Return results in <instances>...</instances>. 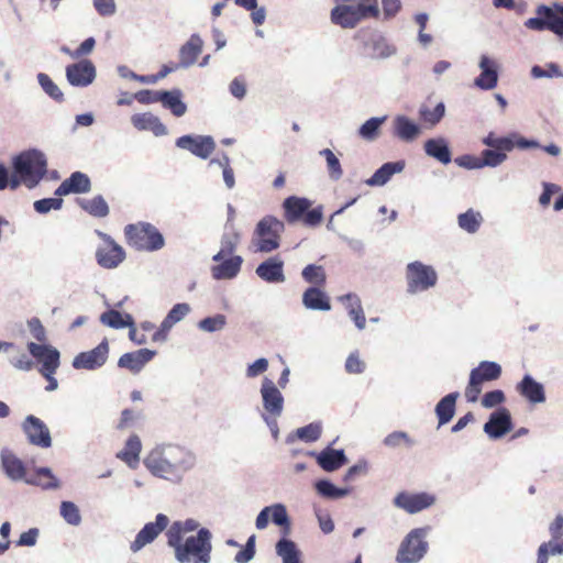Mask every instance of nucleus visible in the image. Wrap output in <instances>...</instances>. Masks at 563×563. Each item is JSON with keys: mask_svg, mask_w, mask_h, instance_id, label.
Listing matches in <instances>:
<instances>
[{"mask_svg": "<svg viewBox=\"0 0 563 563\" xmlns=\"http://www.w3.org/2000/svg\"><path fill=\"white\" fill-rule=\"evenodd\" d=\"M12 168L18 176H23L24 186L33 189L47 173V158L42 151L30 148L12 158Z\"/></svg>", "mask_w": 563, "mask_h": 563, "instance_id": "obj_3", "label": "nucleus"}, {"mask_svg": "<svg viewBox=\"0 0 563 563\" xmlns=\"http://www.w3.org/2000/svg\"><path fill=\"white\" fill-rule=\"evenodd\" d=\"M423 150L429 157L441 164L446 165L452 161L449 142L442 136L428 139L423 144Z\"/></svg>", "mask_w": 563, "mask_h": 563, "instance_id": "obj_31", "label": "nucleus"}, {"mask_svg": "<svg viewBox=\"0 0 563 563\" xmlns=\"http://www.w3.org/2000/svg\"><path fill=\"white\" fill-rule=\"evenodd\" d=\"M60 517L70 526H79L81 522V516L78 506L68 500H64L59 506Z\"/></svg>", "mask_w": 563, "mask_h": 563, "instance_id": "obj_56", "label": "nucleus"}, {"mask_svg": "<svg viewBox=\"0 0 563 563\" xmlns=\"http://www.w3.org/2000/svg\"><path fill=\"white\" fill-rule=\"evenodd\" d=\"M483 221L484 218L482 213L472 208L457 216V224L460 229L470 234L476 233L479 230Z\"/></svg>", "mask_w": 563, "mask_h": 563, "instance_id": "obj_46", "label": "nucleus"}, {"mask_svg": "<svg viewBox=\"0 0 563 563\" xmlns=\"http://www.w3.org/2000/svg\"><path fill=\"white\" fill-rule=\"evenodd\" d=\"M15 355L9 357V363L18 371L30 372L34 368L33 360L19 346L15 345Z\"/></svg>", "mask_w": 563, "mask_h": 563, "instance_id": "obj_60", "label": "nucleus"}, {"mask_svg": "<svg viewBox=\"0 0 563 563\" xmlns=\"http://www.w3.org/2000/svg\"><path fill=\"white\" fill-rule=\"evenodd\" d=\"M312 206L311 200L303 197L290 196L283 202L284 216L288 223L300 220Z\"/></svg>", "mask_w": 563, "mask_h": 563, "instance_id": "obj_29", "label": "nucleus"}, {"mask_svg": "<svg viewBox=\"0 0 563 563\" xmlns=\"http://www.w3.org/2000/svg\"><path fill=\"white\" fill-rule=\"evenodd\" d=\"M196 462V454L191 450L172 442L155 444L143 459L145 468L154 477L172 484L181 483Z\"/></svg>", "mask_w": 563, "mask_h": 563, "instance_id": "obj_1", "label": "nucleus"}, {"mask_svg": "<svg viewBox=\"0 0 563 563\" xmlns=\"http://www.w3.org/2000/svg\"><path fill=\"white\" fill-rule=\"evenodd\" d=\"M66 79L73 87H88L97 76L96 67L90 59L82 58L77 63L69 64L65 69Z\"/></svg>", "mask_w": 563, "mask_h": 563, "instance_id": "obj_17", "label": "nucleus"}, {"mask_svg": "<svg viewBox=\"0 0 563 563\" xmlns=\"http://www.w3.org/2000/svg\"><path fill=\"white\" fill-rule=\"evenodd\" d=\"M25 484L40 487L43 490H57L62 488V481L47 466H36L33 474L25 479Z\"/></svg>", "mask_w": 563, "mask_h": 563, "instance_id": "obj_26", "label": "nucleus"}, {"mask_svg": "<svg viewBox=\"0 0 563 563\" xmlns=\"http://www.w3.org/2000/svg\"><path fill=\"white\" fill-rule=\"evenodd\" d=\"M96 232L106 242L104 246H99L96 251L98 265L107 269L117 268L125 260L124 250L107 233Z\"/></svg>", "mask_w": 563, "mask_h": 563, "instance_id": "obj_11", "label": "nucleus"}, {"mask_svg": "<svg viewBox=\"0 0 563 563\" xmlns=\"http://www.w3.org/2000/svg\"><path fill=\"white\" fill-rule=\"evenodd\" d=\"M155 355L156 351L150 349H141L134 352L124 353L120 356L118 366L136 374L140 373Z\"/></svg>", "mask_w": 563, "mask_h": 563, "instance_id": "obj_25", "label": "nucleus"}, {"mask_svg": "<svg viewBox=\"0 0 563 563\" xmlns=\"http://www.w3.org/2000/svg\"><path fill=\"white\" fill-rule=\"evenodd\" d=\"M161 103L175 117H183L187 112V104L183 101V92L178 88L163 90Z\"/></svg>", "mask_w": 563, "mask_h": 563, "instance_id": "obj_41", "label": "nucleus"}, {"mask_svg": "<svg viewBox=\"0 0 563 563\" xmlns=\"http://www.w3.org/2000/svg\"><path fill=\"white\" fill-rule=\"evenodd\" d=\"M319 466L325 472H334L347 463L343 450H334L331 446L325 448L317 455Z\"/></svg>", "mask_w": 563, "mask_h": 563, "instance_id": "obj_34", "label": "nucleus"}, {"mask_svg": "<svg viewBox=\"0 0 563 563\" xmlns=\"http://www.w3.org/2000/svg\"><path fill=\"white\" fill-rule=\"evenodd\" d=\"M404 168L405 163L402 161L385 163L365 180V184L371 187L384 186L395 174L402 172Z\"/></svg>", "mask_w": 563, "mask_h": 563, "instance_id": "obj_35", "label": "nucleus"}, {"mask_svg": "<svg viewBox=\"0 0 563 563\" xmlns=\"http://www.w3.org/2000/svg\"><path fill=\"white\" fill-rule=\"evenodd\" d=\"M66 181L71 194H86L91 189L90 178L81 172H74Z\"/></svg>", "mask_w": 563, "mask_h": 563, "instance_id": "obj_53", "label": "nucleus"}, {"mask_svg": "<svg viewBox=\"0 0 563 563\" xmlns=\"http://www.w3.org/2000/svg\"><path fill=\"white\" fill-rule=\"evenodd\" d=\"M302 305L308 310H331L330 298L320 287H308L302 294Z\"/></svg>", "mask_w": 563, "mask_h": 563, "instance_id": "obj_33", "label": "nucleus"}, {"mask_svg": "<svg viewBox=\"0 0 563 563\" xmlns=\"http://www.w3.org/2000/svg\"><path fill=\"white\" fill-rule=\"evenodd\" d=\"M391 132L393 135L401 142L411 143L420 136L422 130L421 126L409 117L398 114L393 119Z\"/></svg>", "mask_w": 563, "mask_h": 563, "instance_id": "obj_22", "label": "nucleus"}, {"mask_svg": "<svg viewBox=\"0 0 563 563\" xmlns=\"http://www.w3.org/2000/svg\"><path fill=\"white\" fill-rule=\"evenodd\" d=\"M383 444L391 450L411 449L417 441L405 431H394L383 439Z\"/></svg>", "mask_w": 563, "mask_h": 563, "instance_id": "obj_49", "label": "nucleus"}, {"mask_svg": "<svg viewBox=\"0 0 563 563\" xmlns=\"http://www.w3.org/2000/svg\"><path fill=\"white\" fill-rule=\"evenodd\" d=\"M129 244L136 251L155 252L165 245V239L159 230L148 222L128 224L124 229Z\"/></svg>", "mask_w": 563, "mask_h": 563, "instance_id": "obj_4", "label": "nucleus"}, {"mask_svg": "<svg viewBox=\"0 0 563 563\" xmlns=\"http://www.w3.org/2000/svg\"><path fill=\"white\" fill-rule=\"evenodd\" d=\"M167 545L174 550L178 563H190L197 558L200 562H211L212 533L208 528H200L195 536L185 539L168 541Z\"/></svg>", "mask_w": 563, "mask_h": 563, "instance_id": "obj_2", "label": "nucleus"}, {"mask_svg": "<svg viewBox=\"0 0 563 563\" xmlns=\"http://www.w3.org/2000/svg\"><path fill=\"white\" fill-rule=\"evenodd\" d=\"M478 67L481 74L475 78L474 85L482 90H492L498 84V69L494 59L487 55H482L479 58Z\"/></svg>", "mask_w": 563, "mask_h": 563, "instance_id": "obj_24", "label": "nucleus"}, {"mask_svg": "<svg viewBox=\"0 0 563 563\" xmlns=\"http://www.w3.org/2000/svg\"><path fill=\"white\" fill-rule=\"evenodd\" d=\"M517 390L531 404H542L545 401L544 386L529 374L525 375L517 385Z\"/></svg>", "mask_w": 563, "mask_h": 563, "instance_id": "obj_30", "label": "nucleus"}, {"mask_svg": "<svg viewBox=\"0 0 563 563\" xmlns=\"http://www.w3.org/2000/svg\"><path fill=\"white\" fill-rule=\"evenodd\" d=\"M203 42L198 34H192L190 38L179 49L180 68L192 66L202 51Z\"/></svg>", "mask_w": 563, "mask_h": 563, "instance_id": "obj_32", "label": "nucleus"}, {"mask_svg": "<svg viewBox=\"0 0 563 563\" xmlns=\"http://www.w3.org/2000/svg\"><path fill=\"white\" fill-rule=\"evenodd\" d=\"M201 527H200L199 521L194 518H187L185 520H176L168 527L165 536H166L167 542L174 541V540L176 541L179 539H184V536L186 533H190L194 531L198 532V530Z\"/></svg>", "mask_w": 563, "mask_h": 563, "instance_id": "obj_43", "label": "nucleus"}, {"mask_svg": "<svg viewBox=\"0 0 563 563\" xmlns=\"http://www.w3.org/2000/svg\"><path fill=\"white\" fill-rule=\"evenodd\" d=\"M142 450V443L136 434L129 437L125 442L124 449L121 450L117 457L125 462L130 468H136L140 462V453Z\"/></svg>", "mask_w": 563, "mask_h": 563, "instance_id": "obj_39", "label": "nucleus"}, {"mask_svg": "<svg viewBox=\"0 0 563 563\" xmlns=\"http://www.w3.org/2000/svg\"><path fill=\"white\" fill-rule=\"evenodd\" d=\"M64 200L59 197L43 198L34 201L33 207L37 213L45 214L51 210H59L63 207Z\"/></svg>", "mask_w": 563, "mask_h": 563, "instance_id": "obj_62", "label": "nucleus"}, {"mask_svg": "<svg viewBox=\"0 0 563 563\" xmlns=\"http://www.w3.org/2000/svg\"><path fill=\"white\" fill-rule=\"evenodd\" d=\"M227 325V317L222 313L206 317L197 323V328L206 333L222 331Z\"/></svg>", "mask_w": 563, "mask_h": 563, "instance_id": "obj_52", "label": "nucleus"}, {"mask_svg": "<svg viewBox=\"0 0 563 563\" xmlns=\"http://www.w3.org/2000/svg\"><path fill=\"white\" fill-rule=\"evenodd\" d=\"M430 527L412 529L401 541L396 561L398 563H418L426 555L429 544L427 537Z\"/></svg>", "mask_w": 563, "mask_h": 563, "instance_id": "obj_8", "label": "nucleus"}, {"mask_svg": "<svg viewBox=\"0 0 563 563\" xmlns=\"http://www.w3.org/2000/svg\"><path fill=\"white\" fill-rule=\"evenodd\" d=\"M36 77L41 88L44 90L46 95H48L52 99L58 102H62L64 100V93L48 75L44 73H38Z\"/></svg>", "mask_w": 563, "mask_h": 563, "instance_id": "obj_58", "label": "nucleus"}, {"mask_svg": "<svg viewBox=\"0 0 563 563\" xmlns=\"http://www.w3.org/2000/svg\"><path fill=\"white\" fill-rule=\"evenodd\" d=\"M230 93L238 100H243L246 96V81L242 76H238L229 84Z\"/></svg>", "mask_w": 563, "mask_h": 563, "instance_id": "obj_63", "label": "nucleus"}, {"mask_svg": "<svg viewBox=\"0 0 563 563\" xmlns=\"http://www.w3.org/2000/svg\"><path fill=\"white\" fill-rule=\"evenodd\" d=\"M322 433V426L320 422H311L305 427L298 428L295 432V435L289 434L287 437V442H291L296 437L299 440L311 443L320 439Z\"/></svg>", "mask_w": 563, "mask_h": 563, "instance_id": "obj_50", "label": "nucleus"}, {"mask_svg": "<svg viewBox=\"0 0 563 563\" xmlns=\"http://www.w3.org/2000/svg\"><path fill=\"white\" fill-rule=\"evenodd\" d=\"M285 230L283 221L273 216L261 219L253 233V244L258 252L271 253L280 245V234Z\"/></svg>", "mask_w": 563, "mask_h": 563, "instance_id": "obj_5", "label": "nucleus"}, {"mask_svg": "<svg viewBox=\"0 0 563 563\" xmlns=\"http://www.w3.org/2000/svg\"><path fill=\"white\" fill-rule=\"evenodd\" d=\"M243 258L240 255H232L222 260L218 265L211 268V275L214 279H232L241 271Z\"/></svg>", "mask_w": 563, "mask_h": 563, "instance_id": "obj_36", "label": "nucleus"}, {"mask_svg": "<svg viewBox=\"0 0 563 563\" xmlns=\"http://www.w3.org/2000/svg\"><path fill=\"white\" fill-rule=\"evenodd\" d=\"M269 520L282 529L284 536L290 533V518L287 508L284 504L277 503L264 507L255 519V527L257 530L267 528Z\"/></svg>", "mask_w": 563, "mask_h": 563, "instance_id": "obj_10", "label": "nucleus"}, {"mask_svg": "<svg viewBox=\"0 0 563 563\" xmlns=\"http://www.w3.org/2000/svg\"><path fill=\"white\" fill-rule=\"evenodd\" d=\"M100 322L112 329H124L132 327L134 318L130 313H122L117 309H109L100 314Z\"/></svg>", "mask_w": 563, "mask_h": 563, "instance_id": "obj_45", "label": "nucleus"}, {"mask_svg": "<svg viewBox=\"0 0 563 563\" xmlns=\"http://www.w3.org/2000/svg\"><path fill=\"white\" fill-rule=\"evenodd\" d=\"M169 518L164 514H157L155 521L147 522L137 532L135 539L130 544V550L133 553L140 552L144 547L154 542L157 537L168 529Z\"/></svg>", "mask_w": 563, "mask_h": 563, "instance_id": "obj_12", "label": "nucleus"}, {"mask_svg": "<svg viewBox=\"0 0 563 563\" xmlns=\"http://www.w3.org/2000/svg\"><path fill=\"white\" fill-rule=\"evenodd\" d=\"M301 276L305 282L314 285L313 287H320L325 284L327 275L325 271L322 266L316 264L307 265L302 272Z\"/></svg>", "mask_w": 563, "mask_h": 563, "instance_id": "obj_54", "label": "nucleus"}, {"mask_svg": "<svg viewBox=\"0 0 563 563\" xmlns=\"http://www.w3.org/2000/svg\"><path fill=\"white\" fill-rule=\"evenodd\" d=\"M1 465L5 475L13 482L23 481L25 483V479L29 478L23 461L11 451L1 452Z\"/></svg>", "mask_w": 563, "mask_h": 563, "instance_id": "obj_27", "label": "nucleus"}, {"mask_svg": "<svg viewBox=\"0 0 563 563\" xmlns=\"http://www.w3.org/2000/svg\"><path fill=\"white\" fill-rule=\"evenodd\" d=\"M255 274L258 278L269 284H282L286 280L284 261L278 256H272L263 261L256 267Z\"/></svg>", "mask_w": 563, "mask_h": 563, "instance_id": "obj_23", "label": "nucleus"}, {"mask_svg": "<svg viewBox=\"0 0 563 563\" xmlns=\"http://www.w3.org/2000/svg\"><path fill=\"white\" fill-rule=\"evenodd\" d=\"M131 123L139 131H151L155 136L167 134V128L159 118L151 112L136 113L131 117Z\"/></svg>", "mask_w": 563, "mask_h": 563, "instance_id": "obj_28", "label": "nucleus"}, {"mask_svg": "<svg viewBox=\"0 0 563 563\" xmlns=\"http://www.w3.org/2000/svg\"><path fill=\"white\" fill-rule=\"evenodd\" d=\"M314 488L319 495L329 499H338L349 495V488L336 487L329 479H320L316 482Z\"/></svg>", "mask_w": 563, "mask_h": 563, "instance_id": "obj_51", "label": "nucleus"}, {"mask_svg": "<svg viewBox=\"0 0 563 563\" xmlns=\"http://www.w3.org/2000/svg\"><path fill=\"white\" fill-rule=\"evenodd\" d=\"M406 291L409 295H417L433 288L438 283V273L431 265L420 261H413L406 266Z\"/></svg>", "mask_w": 563, "mask_h": 563, "instance_id": "obj_7", "label": "nucleus"}, {"mask_svg": "<svg viewBox=\"0 0 563 563\" xmlns=\"http://www.w3.org/2000/svg\"><path fill=\"white\" fill-rule=\"evenodd\" d=\"M175 145L202 159H207L216 150V142L210 135L186 134L176 139Z\"/></svg>", "mask_w": 563, "mask_h": 563, "instance_id": "obj_13", "label": "nucleus"}, {"mask_svg": "<svg viewBox=\"0 0 563 563\" xmlns=\"http://www.w3.org/2000/svg\"><path fill=\"white\" fill-rule=\"evenodd\" d=\"M386 120L387 115L369 118L358 128V136L368 142L375 141L378 137L380 128Z\"/></svg>", "mask_w": 563, "mask_h": 563, "instance_id": "obj_48", "label": "nucleus"}, {"mask_svg": "<svg viewBox=\"0 0 563 563\" xmlns=\"http://www.w3.org/2000/svg\"><path fill=\"white\" fill-rule=\"evenodd\" d=\"M241 239V234L233 228H225L220 241V251L213 255L214 262L222 261L225 256L232 255Z\"/></svg>", "mask_w": 563, "mask_h": 563, "instance_id": "obj_42", "label": "nucleus"}, {"mask_svg": "<svg viewBox=\"0 0 563 563\" xmlns=\"http://www.w3.org/2000/svg\"><path fill=\"white\" fill-rule=\"evenodd\" d=\"M275 551L282 563H302L300 549L288 538H280L275 544Z\"/></svg>", "mask_w": 563, "mask_h": 563, "instance_id": "obj_38", "label": "nucleus"}, {"mask_svg": "<svg viewBox=\"0 0 563 563\" xmlns=\"http://www.w3.org/2000/svg\"><path fill=\"white\" fill-rule=\"evenodd\" d=\"M512 429V420L509 410L500 407L489 415L484 424V432L492 439L497 440L506 435Z\"/></svg>", "mask_w": 563, "mask_h": 563, "instance_id": "obj_20", "label": "nucleus"}, {"mask_svg": "<svg viewBox=\"0 0 563 563\" xmlns=\"http://www.w3.org/2000/svg\"><path fill=\"white\" fill-rule=\"evenodd\" d=\"M319 155L324 157L329 177L336 181L343 176V169L336 155L330 148H323Z\"/></svg>", "mask_w": 563, "mask_h": 563, "instance_id": "obj_55", "label": "nucleus"}, {"mask_svg": "<svg viewBox=\"0 0 563 563\" xmlns=\"http://www.w3.org/2000/svg\"><path fill=\"white\" fill-rule=\"evenodd\" d=\"M501 375V366L496 362L482 361L477 367L473 368L470 377L475 378L478 384L483 385L485 382H490L499 378Z\"/></svg>", "mask_w": 563, "mask_h": 563, "instance_id": "obj_44", "label": "nucleus"}, {"mask_svg": "<svg viewBox=\"0 0 563 563\" xmlns=\"http://www.w3.org/2000/svg\"><path fill=\"white\" fill-rule=\"evenodd\" d=\"M78 203L86 212L92 217L104 218L109 214V206L101 195L90 199H79Z\"/></svg>", "mask_w": 563, "mask_h": 563, "instance_id": "obj_47", "label": "nucleus"}, {"mask_svg": "<svg viewBox=\"0 0 563 563\" xmlns=\"http://www.w3.org/2000/svg\"><path fill=\"white\" fill-rule=\"evenodd\" d=\"M531 76L536 79L540 78H563V70L556 63H548L545 67L534 65L531 67Z\"/></svg>", "mask_w": 563, "mask_h": 563, "instance_id": "obj_59", "label": "nucleus"}, {"mask_svg": "<svg viewBox=\"0 0 563 563\" xmlns=\"http://www.w3.org/2000/svg\"><path fill=\"white\" fill-rule=\"evenodd\" d=\"M507 159V154L496 148H486L482 152L481 164L484 167H497Z\"/></svg>", "mask_w": 563, "mask_h": 563, "instance_id": "obj_61", "label": "nucleus"}, {"mask_svg": "<svg viewBox=\"0 0 563 563\" xmlns=\"http://www.w3.org/2000/svg\"><path fill=\"white\" fill-rule=\"evenodd\" d=\"M460 394L457 391L450 393L445 395L437 405H435V415L438 417L439 427L449 423L454 413L456 400Z\"/></svg>", "mask_w": 563, "mask_h": 563, "instance_id": "obj_40", "label": "nucleus"}, {"mask_svg": "<svg viewBox=\"0 0 563 563\" xmlns=\"http://www.w3.org/2000/svg\"><path fill=\"white\" fill-rule=\"evenodd\" d=\"M22 430L31 444L43 449L52 445L49 429L40 418L33 415L26 416L22 423Z\"/></svg>", "mask_w": 563, "mask_h": 563, "instance_id": "obj_19", "label": "nucleus"}, {"mask_svg": "<svg viewBox=\"0 0 563 563\" xmlns=\"http://www.w3.org/2000/svg\"><path fill=\"white\" fill-rule=\"evenodd\" d=\"M190 311L191 308L188 303L179 302L173 306L166 317H168V319L173 321L174 324H176L180 322Z\"/></svg>", "mask_w": 563, "mask_h": 563, "instance_id": "obj_64", "label": "nucleus"}, {"mask_svg": "<svg viewBox=\"0 0 563 563\" xmlns=\"http://www.w3.org/2000/svg\"><path fill=\"white\" fill-rule=\"evenodd\" d=\"M445 114V106L443 102H439L434 109H429L427 107H421L419 109V117L424 122L431 126L437 125L443 119Z\"/></svg>", "mask_w": 563, "mask_h": 563, "instance_id": "obj_57", "label": "nucleus"}, {"mask_svg": "<svg viewBox=\"0 0 563 563\" xmlns=\"http://www.w3.org/2000/svg\"><path fill=\"white\" fill-rule=\"evenodd\" d=\"M397 52L396 47L378 33H371L363 41V54L372 59H386Z\"/></svg>", "mask_w": 563, "mask_h": 563, "instance_id": "obj_21", "label": "nucleus"}, {"mask_svg": "<svg viewBox=\"0 0 563 563\" xmlns=\"http://www.w3.org/2000/svg\"><path fill=\"white\" fill-rule=\"evenodd\" d=\"M27 351L41 364L40 373L57 372L60 365L59 351L49 344L27 343Z\"/></svg>", "mask_w": 563, "mask_h": 563, "instance_id": "obj_18", "label": "nucleus"}, {"mask_svg": "<svg viewBox=\"0 0 563 563\" xmlns=\"http://www.w3.org/2000/svg\"><path fill=\"white\" fill-rule=\"evenodd\" d=\"M435 500L434 495L426 492L415 494L401 492L395 496L394 505L395 507L413 515L433 506Z\"/></svg>", "mask_w": 563, "mask_h": 563, "instance_id": "obj_15", "label": "nucleus"}, {"mask_svg": "<svg viewBox=\"0 0 563 563\" xmlns=\"http://www.w3.org/2000/svg\"><path fill=\"white\" fill-rule=\"evenodd\" d=\"M260 394L264 412L262 415L282 416L284 411V396L278 386L268 377L262 380Z\"/></svg>", "mask_w": 563, "mask_h": 563, "instance_id": "obj_16", "label": "nucleus"}, {"mask_svg": "<svg viewBox=\"0 0 563 563\" xmlns=\"http://www.w3.org/2000/svg\"><path fill=\"white\" fill-rule=\"evenodd\" d=\"M109 355V343L103 339L95 349L80 352L73 360V367L76 369L95 371L103 366Z\"/></svg>", "mask_w": 563, "mask_h": 563, "instance_id": "obj_14", "label": "nucleus"}, {"mask_svg": "<svg viewBox=\"0 0 563 563\" xmlns=\"http://www.w3.org/2000/svg\"><path fill=\"white\" fill-rule=\"evenodd\" d=\"M538 16L530 18L525 22V26L533 31L550 30L559 36H563V12H555L545 4L537 7Z\"/></svg>", "mask_w": 563, "mask_h": 563, "instance_id": "obj_9", "label": "nucleus"}, {"mask_svg": "<svg viewBox=\"0 0 563 563\" xmlns=\"http://www.w3.org/2000/svg\"><path fill=\"white\" fill-rule=\"evenodd\" d=\"M379 13L378 4H365L362 2L351 4H339L331 11L332 23L343 29H353L358 22L368 18L377 16Z\"/></svg>", "mask_w": 563, "mask_h": 563, "instance_id": "obj_6", "label": "nucleus"}, {"mask_svg": "<svg viewBox=\"0 0 563 563\" xmlns=\"http://www.w3.org/2000/svg\"><path fill=\"white\" fill-rule=\"evenodd\" d=\"M339 300L346 305L350 318L354 321L358 330H364L366 327V318L361 303V299L355 294H346L339 297Z\"/></svg>", "mask_w": 563, "mask_h": 563, "instance_id": "obj_37", "label": "nucleus"}]
</instances>
